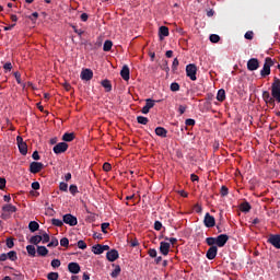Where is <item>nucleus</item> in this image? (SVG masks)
<instances>
[{"label":"nucleus","instance_id":"obj_5","mask_svg":"<svg viewBox=\"0 0 280 280\" xmlns=\"http://www.w3.org/2000/svg\"><path fill=\"white\" fill-rule=\"evenodd\" d=\"M5 258H11V260L14 262L18 258V252H13V247H11L10 252H2L0 255V262H5Z\"/></svg>","mask_w":280,"mask_h":280},{"label":"nucleus","instance_id":"obj_55","mask_svg":"<svg viewBox=\"0 0 280 280\" xmlns=\"http://www.w3.org/2000/svg\"><path fill=\"white\" fill-rule=\"evenodd\" d=\"M195 211H197L198 214H201V211H202V206H201V203H195Z\"/></svg>","mask_w":280,"mask_h":280},{"label":"nucleus","instance_id":"obj_10","mask_svg":"<svg viewBox=\"0 0 280 280\" xmlns=\"http://www.w3.org/2000/svg\"><path fill=\"white\" fill-rule=\"evenodd\" d=\"M247 67L249 71H256L257 67H260L257 56H252L250 60H247Z\"/></svg>","mask_w":280,"mask_h":280},{"label":"nucleus","instance_id":"obj_17","mask_svg":"<svg viewBox=\"0 0 280 280\" xmlns=\"http://www.w3.org/2000/svg\"><path fill=\"white\" fill-rule=\"evenodd\" d=\"M26 250L28 255H33V256L36 255V247L34 246V243H33V235H31V240H30V243H27Z\"/></svg>","mask_w":280,"mask_h":280},{"label":"nucleus","instance_id":"obj_4","mask_svg":"<svg viewBox=\"0 0 280 280\" xmlns=\"http://www.w3.org/2000/svg\"><path fill=\"white\" fill-rule=\"evenodd\" d=\"M273 63L275 60H272V56H266L265 65L260 70V75H270Z\"/></svg>","mask_w":280,"mask_h":280},{"label":"nucleus","instance_id":"obj_18","mask_svg":"<svg viewBox=\"0 0 280 280\" xmlns=\"http://www.w3.org/2000/svg\"><path fill=\"white\" fill-rule=\"evenodd\" d=\"M120 75H122V79H130V68L128 65H122Z\"/></svg>","mask_w":280,"mask_h":280},{"label":"nucleus","instance_id":"obj_26","mask_svg":"<svg viewBox=\"0 0 280 280\" xmlns=\"http://www.w3.org/2000/svg\"><path fill=\"white\" fill-rule=\"evenodd\" d=\"M101 83L106 91H112L113 89L112 80H101Z\"/></svg>","mask_w":280,"mask_h":280},{"label":"nucleus","instance_id":"obj_37","mask_svg":"<svg viewBox=\"0 0 280 280\" xmlns=\"http://www.w3.org/2000/svg\"><path fill=\"white\" fill-rule=\"evenodd\" d=\"M156 135H162V137H166L167 128H155Z\"/></svg>","mask_w":280,"mask_h":280},{"label":"nucleus","instance_id":"obj_52","mask_svg":"<svg viewBox=\"0 0 280 280\" xmlns=\"http://www.w3.org/2000/svg\"><path fill=\"white\" fill-rule=\"evenodd\" d=\"M12 62L11 60H7V63L4 65V70L5 71H12Z\"/></svg>","mask_w":280,"mask_h":280},{"label":"nucleus","instance_id":"obj_39","mask_svg":"<svg viewBox=\"0 0 280 280\" xmlns=\"http://www.w3.org/2000/svg\"><path fill=\"white\" fill-rule=\"evenodd\" d=\"M161 67H163L164 71H166V75H170L168 60H163V65H161Z\"/></svg>","mask_w":280,"mask_h":280},{"label":"nucleus","instance_id":"obj_29","mask_svg":"<svg viewBox=\"0 0 280 280\" xmlns=\"http://www.w3.org/2000/svg\"><path fill=\"white\" fill-rule=\"evenodd\" d=\"M11 20H12V24H7L5 30H10V27H14L15 23L18 22V16L15 12H12Z\"/></svg>","mask_w":280,"mask_h":280},{"label":"nucleus","instance_id":"obj_21","mask_svg":"<svg viewBox=\"0 0 280 280\" xmlns=\"http://www.w3.org/2000/svg\"><path fill=\"white\" fill-rule=\"evenodd\" d=\"M217 100H220V102H223V100H226L225 88H219V92H217Z\"/></svg>","mask_w":280,"mask_h":280},{"label":"nucleus","instance_id":"obj_3","mask_svg":"<svg viewBox=\"0 0 280 280\" xmlns=\"http://www.w3.org/2000/svg\"><path fill=\"white\" fill-rule=\"evenodd\" d=\"M14 211H18V208L15 203H11V199H9L8 203H3L1 219H11V214Z\"/></svg>","mask_w":280,"mask_h":280},{"label":"nucleus","instance_id":"obj_11","mask_svg":"<svg viewBox=\"0 0 280 280\" xmlns=\"http://www.w3.org/2000/svg\"><path fill=\"white\" fill-rule=\"evenodd\" d=\"M205 226H215V215H211L210 211H206Z\"/></svg>","mask_w":280,"mask_h":280},{"label":"nucleus","instance_id":"obj_35","mask_svg":"<svg viewBox=\"0 0 280 280\" xmlns=\"http://www.w3.org/2000/svg\"><path fill=\"white\" fill-rule=\"evenodd\" d=\"M210 39H211L212 44H219L220 36L218 33H211Z\"/></svg>","mask_w":280,"mask_h":280},{"label":"nucleus","instance_id":"obj_15","mask_svg":"<svg viewBox=\"0 0 280 280\" xmlns=\"http://www.w3.org/2000/svg\"><path fill=\"white\" fill-rule=\"evenodd\" d=\"M93 68H82L81 79H93Z\"/></svg>","mask_w":280,"mask_h":280},{"label":"nucleus","instance_id":"obj_31","mask_svg":"<svg viewBox=\"0 0 280 280\" xmlns=\"http://www.w3.org/2000/svg\"><path fill=\"white\" fill-rule=\"evenodd\" d=\"M138 124H149L148 116L142 112V116H137Z\"/></svg>","mask_w":280,"mask_h":280},{"label":"nucleus","instance_id":"obj_63","mask_svg":"<svg viewBox=\"0 0 280 280\" xmlns=\"http://www.w3.org/2000/svg\"><path fill=\"white\" fill-rule=\"evenodd\" d=\"M16 280H23L24 276H22L21 271H15Z\"/></svg>","mask_w":280,"mask_h":280},{"label":"nucleus","instance_id":"obj_30","mask_svg":"<svg viewBox=\"0 0 280 280\" xmlns=\"http://www.w3.org/2000/svg\"><path fill=\"white\" fill-rule=\"evenodd\" d=\"M113 40H105L103 44L104 51H112Z\"/></svg>","mask_w":280,"mask_h":280},{"label":"nucleus","instance_id":"obj_24","mask_svg":"<svg viewBox=\"0 0 280 280\" xmlns=\"http://www.w3.org/2000/svg\"><path fill=\"white\" fill-rule=\"evenodd\" d=\"M28 226L30 231H39L40 223L37 220H31Z\"/></svg>","mask_w":280,"mask_h":280},{"label":"nucleus","instance_id":"obj_12","mask_svg":"<svg viewBox=\"0 0 280 280\" xmlns=\"http://www.w3.org/2000/svg\"><path fill=\"white\" fill-rule=\"evenodd\" d=\"M44 164H42L40 160H36V162H32L30 164V171H32L33 175H36L38 171H43Z\"/></svg>","mask_w":280,"mask_h":280},{"label":"nucleus","instance_id":"obj_13","mask_svg":"<svg viewBox=\"0 0 280 280\" xmlns=\"http://www.w3.org/2000/svg\"><path fill=\"white\" fill-rule=\"evenodd\" d=\"M54 151H55L56 155H60V153H62V151H68V144H66V140H63V136H62V140H61L60 144H57L56 148H54Z\"/></svg>","mask_w":280,"mask_h":280},{"label":"nucleus","instance_id":"obj_34","mask_svg":"<svg viewBox=\"0 0 280 280\" xmlns=\"http://www.w3.org/2000/svg\"><path fill=\"white\" fill-rule=\"evenodd\" d=\"M47 278H50V280H57V278H59V271H48Z\"/></svg>","mask_w":280,"mask_h":280},{"label":"nucleus","instance_id":"obj_47","mask_svg":"<svg viewBox=\"0 0 280 280\" xmlns=\"http://www.w3.org/2000/svg\"><path fill=\"white\" fill-rule=\"evenodd\" d=\"M178 112L179 115H184V113L187 112V104H179Z\"/></svg>","mask_w":280,"mask_h":280},{"label":"nucleus","instance_id":"obj_49","mask_svg":"<svg viewBox=\"0 0 280 280\" xmlns=\"http://www.w3.org/2000/svg\"><path fill=\"white\" fill-rule=\"evenodd\" d=\"M32 187L34 190H39L40 189V184L38 182V179H34Z\"/></svg>","mask_w":280,"mask_h":280},{"label":"nucleus","instance_id":"obj_38","mask_svg":"<svg viewBox=\"0 0 280 280\" xmlns=\"http://www.w3.org/2000/svg\"><path fill=\"white\" fill-rule=\"evenodd\" d=\"M179 66L178 56H175L172 65V71H177V67Z\"/></svg>","mask_w":280,"mask_h":280},{"label":"nucleus","instance_id":"obj_43","mask_svg":"<svg viewBox=\"0 0 280 280\" xmlns=\"http://www.w3.org/2000/svg\"><path fill=\"white\" fill-rule=\"evenodd\" d=\"M149 255H151V258H156L158 256L156 247H150Z\"/></svg>","mask_w":280,"mask_h":280},{"label":"nucleus","instance_id":"obj_64","mask_svg":"<svg viewBox=\"0 0 280 280\" xmlns=\"http://www.w3.org/2000/svg\"><path fill=\"white\" fill-rule=\"evenodd\" d=\"M80 271H75L74 276H72V280H79Z\"/></svg>","mask_w":280,"mask_h":280},{"label":"nucleus","instance_id":"obj_7","mask_svg":"<svg viewBox=\"0 0 280 280\" xmlns=\"http://www.w3.org/2000/svg\"><path fill=\"white\" fill-rule=\"evenodd\" d=\"M160 250H161L162 255H170L171 243L168 240V235H166L165 242H164V240H162V242L160 243Z\"/></svg>","mask_w":280,"mask_h":280},{"label":"nucleus","instance_id":"obj_59","mask_svg":"<svg viewBox=\"0 0 280 280\" xmlns=\"http://www.w3.org/2000/svg\"><path fill=\"white\" fill-rule=\"evenodd\" d=\"M15 79L18 83H22V77H21V72H14Z\"/></svg>","mask_w":280,"mask_h":280},{"label":"nucleus","instance_id":"obj_57","mask_svg":"<svg viewBox=\"0 0 280 280\" xmlns=\"http://www.w3.org/2000/svg\"><path fill=\"white\" fill-rule=\"evenodd\" d=\"M51 266H61V259H51Z\"/></svg>","mask_w":280,"mask_h":280},{"label":"nucleus","instance_id":"obj_56","mask_svg":"<svg viewBox=\"0 0 280 280\" xmlns=\"http://www.w3.org/2000/svg\"><path fill=\"white\" fill-rule=\"evenodd\" d=\"M7 246L10 247V250H11L12 246H14V240H12V237H9V238L7 240Z\"/></svg>","mask_w":280,"mask_h":280},{"label":"nucleus","instance_id":"obj_32","mask_svg":"<svg viewBox=\"0 0 280 280\" xmlns=\"http://www.w3.org/2000/svg\"><path fill=\"white\" fill-rule=\"evenodd\" d=\"M120 270H121V267L119 264H117L116 267H114V271H112V277L117 278L118 275H120Z\"/></svg>","mask_w":280,"mask_h":280},{"label":"nucleus","instance_id":"obj_41","mask_svg":"<svg viewBox=\"0 0 280 280\" xmlns=\"http://www.w3.org/2000/svg\"><path fill=\"white\" fill-rule=\"evenodd\" d=\"M7 187L5 176H0V189L3 190Z\"/></svg>","mask_w":280,"mask_h":280},{"label":"nucleus","instance_id":"obj_2","mask_svg":"<svg viewBox=\"0 0 280 280\" xmlns=\"http://www.w3.org/2000/svg\"><path fill=\"white\" fill-rule=\"evenodd\" d=\"M262 100L265 103H270L271 107H276L277 103H280V78L273 77V81L271 84V94L268 90H264L262 92Z\"/></svg>","mask_w":280,"mask_h":280},{"label":"nucleus","instance_id":"obj_28","mask_svg":"<svg viewBox=\"0 0 280 280\" xmlns=\"http://www.w3.org/2000/svg\"><path fill=\"white\" fill-rule=\"evenodd\" d=\"M163 35H170V28H167V24H161L160 36L163 37Z\"/></svg>","mask_w":280,"mask_h":280},{"label":"nucleus","instance_id":"obj_58","mask_svg":"<svg viewBox=\"0 0 280 280\" xmlns=\"http://www.w3.org/2000/svg\"><path fill=\"white\" fill-rule=\"evenodd\" d=\"M186 125H189V127H194V125L196 124V120H192V118H188V120H185Z\"/></svg>","mask_w":280,"mask_h":280},{"label":"nucleus","instance_id":"obj_6","mask_svg":"<svg viewBox=\"0 0 280 280\" xmlns=\"http://www.w3.org/2000/svg\"><path fill=\"white\" fill-rule=\"evenodd\" d=\"M16 141L21 155H27L28 148L25 140H23V136H16Z\"/></svg>","mask_w":280,"mask_h":280},{"label":"nucleus","instance_id":"obj_36","mask_svg":"<svg viewBox=\"0 0 280 280\" xmlns=\"http://www.w3.org/2000/svg\"><path fill=\"white\" fill-rule=\"evenodd\" d=\"M171 91H180V84H178L177 80H173Z\"/></svg>","mask_w":280,"mask_h":280},{"label":"nucleus","instance_id":"obj_33","mask_svg":"<svg viewBox=\"0 0 280 280\" xmlns=\"http://www.w3.org/2000/svg\"><path fill=\"white\" fill-rule=\"evenodd\" d=\"M42 238H43L44 246H46V243H48V246H49L50 235H48V232H44L42 235Z\"/></svg>","mask_w":280,"mask_h":280},{"label":"nucleus","instance_id":"obj_61","mask_svg":"<svg viewBox=\"0 0 280 280\" xmlns=\"http://www.w3.org/2000/svg\"><path fill=\"white\" fill-rule=\"evenodd\" d=\"M37 159H40L39 152H37V150L35 152H33V158L32 161H37Z\"/></svg>","mask_w":280,"mask_h":280},{"label":"nucleus","instance_id":"obj_8","mask_svg":"<svg viewBox=\"0 0 280 280\" xmlns=\"http://www.w3.org/2000/svg\"><path fill=\"white\" fill-rule=\"evenodd\" d=\"M63 222H69L70 226H77L78 215H72L71 211H68V213L63 215Z\"/></svg>","mask_w":280,"mask_h":280},{"label":"nucleus","instance_id":"obj_14","mask_svg":"<svg viewBox=\"0 0 280 280\" xmlns=\"http://www.w3.org/2000/svg\"><path fill=\"white\" fill-rule=\"evenodd\" d=\"M107 258L109 262H115L116 258H119V252H117L116 247H109V250L107 252Z\"/></svg>","mask_w":280,"mask_h":280},{"label":"nucleus","instance_id":"obj_60","mask_svg":"<svg viewBox=\"0 0 280 280\" xmlns=\"http://www.w3.org/2000/svg\"><path fill=\"white\" fill-rule=\"evenodd\" d=\"M103 170L104 171H112V164H108V162H105V164H103Z\"/></svg>","mask_w":280,"mask_h":280},{"label":"nucleus","instance_id":"obj_50","mask_svg":"<svg viewBox=\"0 0 280 280\" xmlns=\"http://www.w3.org/2000/svg\"><path fill=\"white\" fill-rule=\"evenodd\" d=\"M54 226H63L65 220H51Z\"/></svg>","mask_w":280,"mask_h":280},{"label":"nucleus","instance_id":"obj_62","mask_svg":"<svg viewBox=\"0 0 280 280\" xmlns=\"http://www.w3.org/2000/svg\"><path fill=\"white\" fill-rule=\"evenodd\" d=\"M142 112H144V115H147V119H149V116H148V101H145V104L142 108Z\"/></svg>","mask_w":280,"mask_h":280},{"label":"nucleus","instance_id":"obj_22","mask_svg":"<svg viewBox=\"0 0 280 280\" xmlns=\"http://www.w3.org/2000/svg\"><path fill=\"white\" fill-rule=\"evenodd\" d=\"M43 244L37 247V255H48V247H45L44 240H42Z\"/></svg>","mask_w":280,"mask_h":280},{"label":"nucleus","instance_id":"obj_9","mask_svg":"<svg viewBox=\"0 0 280 280\" xmlns=\"http://www.w3.org/2000/svg\"><path fill=\"white\" fill-rule=\"evenodd\" d=\"M197 65H186V75H189V79H197Z\"/></svg>","mask_w":280,"mask_h":280},{"label":"nucleus","instance_id":"obj_53","mask_svg":"<svg viewBox=\"0 0 280 280\" xmlns=\"http://www.w3.org/2000/svg\"><path fill=\"white\" fill-rule=\"evenodd\" d=\"M221 195H229V188H226V184H222Z\"/></svg>","mask_w":280,"mask_h":280},{"label":"nucleus","instance_id":"obj_40","mask_svg":"<svg viewBox=\"0 0 280 280\" xmlns=\"http://www.w3.org/2000/svg\"><path fill=\"white\" fill-rule=\"evenodd\" d=\"M59 240H57L56 235H52V240H49V246H58Z\"/></svg>","mask_w":280,"mask_h":280},{"label":"nucleus","instance_id":"obj_54","mask_svg":"<svg viewBox=\"0 0 280 280\" xmlns=\"http://www.w3.org/2000/svg\"><path fill=\"white\" fill-rule=\"evenodd\" d=\"M245 39H254L253 31H248L247 33H245Z\"/></svg>","mask_w":280,"mask_h":280},{"label":"nucleus","instance_id":"obj_25","mask_svg":"<svg viewBox=\"0 0 280 280\" xmlns=\"http://www.w3.org/2000/svg\"><path fill=\"white\" fill-rule=\"evenodd\" d=\"M42 241H43V235H32V243L34 244V246H36L37 244V250H38V246H40Z\"/></svg>","mask_w":280,"mask_h":280},{"label":"nucleus","instance_id":"obj_16","mask_svg":"<svg viewBox=\"0 0 280 280\" xmlns=\"http://www.w3.org/2000/svg\"><path fill=\"white\" fill-rule=\"evenodd\" d=\"M268 243H271L272 246L280 248V235H269Z\"/></svg>","mask_w":280,"mask_h":280},{"label":"nucleus","instance_id":"obj_20","mask_svg":"<svg viewBox=\"0 0 280 280\" xmlns=\"http://www.w3.org/2000/svg\"><path fill=\"white\" fill-rule=\"evenodd\" d=\"M92 250H94V255H103V243H94V247H92Z\"/></svg>","mask_w":280,"mask_h":280},{"label":"nucleus","instance_id":"obj_1","mask_svg":"<svg viewBox=\"0 0 280 280\" xmlns=\"http://www.w3.org/2000/svg\"><path fill=\"white\" fill-rule=\"evenodd\" d=\"M230 235L220 232L219 235H208L206 243H208L207 258H217L218 247L225 246L229 243Z\"/></svg>","mask_w":280,"mask_h":280},{"label":"nucleus","instance_id":"obj_46","mask_svg":"<svg viewBox=\"0 0 280 280\" xmlns=\"http://www.w3.org/2000/svg\"><path fill=\"white\" fill-rule=\"evenodd\" d=\"M154 226H155V231H162V226H163L162 221L155 220Z\"/></svg>","mask_w":280,"mask_h":280},{"label":"nucleus","instance_id":"obj_23","mask_svg":"<svg viewBox=\"0 0 280 280\" xmlns=\"http://www.w3.org/2000/svg\"><path fill=\"white\" fill-rule=\"evenodd\" d=\"M68 270L71 271V276L75 275V270H81L80 264H68Z\"/></svg>","mask_w":280,"mask_h":280},{"label":"nucleus","instance_id":"obj_42","mask_svg":"<svg viewBox=\"0 0 280 280\" xmlns=\"http://www.w3.org/2000/svg\"><path fill=\"white\" fill-rule=\"evenodd\" d=\"M70 190H71V195H77L79 190L78 184H70Z\"/></svg>","mask_w":280,"mask_h":280},{"label":"nucleus","instance_id":"obj_27","mask_svg":"<svg viewBox=\"0 0 280 280\" xmlns=\"http://www.w3.org/2000/svg\"><path fill=\"white\" fill-rule=\"evenodd\" d=\"M241 211H252V203H248V199H245L244 203L240 205Z\"/></svg>","mask_w":280,"mask_h":280},{"label":"nucleus","instance_id":"obj_45","mask_svg":"<svg viewBox=\"0 0 280 280\" xmlns=\"http://www.w3.org/2000/svg\"><path fill=\"white\" fill-rule=\"evenodd\" d=\"M155 101H152V98H147V108L148 113L150 112L151 107H154Z\"/></svg>","mask_w":280,"mask_h":280},{"label":"nucleus","instance_id":"obj_19","mask_svg":"<svg viewBox=\"0 0 280 280\" xmlns=\"http://www.w3.org/2000/svg\"><path fill=\"white\" fill-rule=\"evenodd\" d=\"M63 139L65 143H67V147H69V143H71L72 139H75V132H63Z\"/></svg>","mask_w":280,"mask_h":280},{"label":"nucleus","instance_id":"obj_44","mask_svg":"<svg viewBox=\"0 0 280 280\" xmlns=\"http://www.w3.org/2000/svg\"><path fill=\"white\" fill-rule=\"evenodd\" d=\"M78 246H80L81 250H85L88 243H85V240H79Z\"/></svg>","mask_w":280,"mask_h":280},{"label":"nucleus","instance_id":"obj_48","mask_svg":"<svg viewBox=\"0 0 280 280\" xmlns=\"http://www.w3.org/2000/svg\"><path fill=\"white\" fill-rule=\"evenodd\" d=\"M59 188H60V190H68L67 179H65V182H63V179H62V182H60Z\"/></svg>","mask_w":280,"mask_h":280},{"label":"nucleus","instance_id":"obj_51","mask_svg":"<svg viewBox=\"0 0 280 280\" xmlns=\"http://www.w3.org/2000/svg\"><path fill=\"white\" fill-rule=\"evenodd\" d=\"M61 246H69V240L67 235H63L62 240H60Z\"/></svg>","mask_w":280,"mask_h":280}]
</instances>
